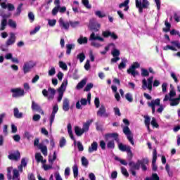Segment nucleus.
Masks as SVG:
<instances>
[{
  "label": "nucleus",
  "mask_w": 180,
  "mask_h": 180,
  "mask_svg": "<svg viewBox=\"0 0 180 180\" xmlns=\"http://www.w3.org/2000/svg\"><path fill=\"white\" fill-rule=\"evenodd\" d=\"M92 88H94V84L89 83L84 87V92H89V91H91V89H92Z\"/></svg>",
  "instance_id": "nucleus-38"
},
{
  "label": "nucleus",
  "mask_w": 180,
  "mask_h": 180,
  "mask_svg": "<svg viewBox=\"0 0 180 180\" xmlns=\"http://www.w3.org/2000/svg\"><path fill=\"white\" fill-rule=\"evenodd\" d=\"M107 148H115V141H110L107 143Z\"/></svg>",
  "instance_id": "nucleus-57"
},
{
  "label": "nucleus",
  "mask_w": 180,
  "mask_h": 180,
  "mask_svg": "<svg viewBox=\"0 0 180 180\" xmlns=\"http://www.w3.org/2000/svg\"><path fill=\"white\" fill-rule=\"evenodd\" d=\"M77 60H79L80 63H84V60H85V53H80L77 56Z\"/></svg>",
  "instance_id": "nucleus-40"
},
{
  "label": "nucleus",
  "mask_w": 180,
  "mask_h": 180,
  "mask_svg": "<svg viewBox=\"0 0 180 180\" xmlns=\"http://www.w3.org/2000/svg\"><path fill=\"white\" fill-rule=\"evenodd\" d=\"M39 148L41 150V152L42 153L43 155L45 157L47 156V146H43L41 144L39 145Z\"/></svg>",
  "instance_id": "nucleus-31"
},
{
  "label": "nucleus",
  "mask_w": 180,
  "mask_h": 180,
  "mask_svg": "<svg viewBox=\"0 0 180 180\" xmlns=\"http://www.w3.org/2000/svg\"><path fill=\"white\" fill-rule=\"evenodd\" d=\"M77 43L79 44H88V38L86 37H83L81 36L78 39H77Z\"/></svg>",
  "instance_id": "nucleus-29"
},
{
  "label": "nucleus",
  "mask_w": 180,
  "mask_h": 180,
  "mask_svg": "<svg viewBox=\"0 0 180 180\" xmlns=\"http://www.w3.org/2000/svg\"><path fill=\"white\" fill-rule=\"evenodd\" d=\"M126 63H127V59H122V62L118 65L119 70H124V68H126Z\"/></svg>",
  "instance_id": "nucleus-34"
},
{
  "label": "nucleus",
  "mask_w": 180,
  "mask_h": 180,
  "mask_svg": "<svg viewBox=\"0 0 180 180\" xmlns=\"http://www.w3.org/2000/svg\"><path fill=\"white\" fill-rule=\"evenodd\" d=\"M130 3V0H125L123 3L119 4V8L122 9V8H125Z\"/></svg>",
  "instance_id": "nucleus-53"
},
{
  "label": "nucleus",
  "mask_w": 180,
  "mask_h": 180,
  "mask_svg": "<svg viewBox=\"0 0 180 180\" xmlns=\"http://www.w3.org/2000/svg\"><path fill=\"white\" fill-rule=\"evenodd\" d=\"M144 123L145 126H150V122H151V118L149 116H144Z\"/></svg>",
  "instance_id": "nucleus-54"
},
{
  "label": "nucleus",
  "mask_w": 180,
  "mask_h": 180,
  "mask_svg": "<svg viewBox=\"0 0 180 180\" xmlns=\"http://www.w3.org/2000/svg\"><path fill=\"white\" fill-rule=\"evenodd\" d=\"M92 96V94L91 93H89L87 94V99L86 98H81L80 103L82 106H86V105H91V98Z\"/></svg>",
  "instance_id": "nucleus-15"
},
{
  "label": "nucleus",
  "mask_w": 180,
  "mask_h": 180,
  "mask_svg": "<svg viewBox=\"0 0 180 180\" xmlns=\"http://www.w3.org/2000/svg\"><path fill=\"white\" fill-rule=\"evenodd\" d=\"M150 75V72L147 69L142 68L141 69V76L142 77H148Z\"/></svg>",
  "instance_id": "nucleus-55"
},
{
  "label": "nucleus",
  "mask_w": 180,
  "mask_h": 180,
  "mask_svg": "<svg viewBox=\"0 0 180 180\" xmlns=\"http://www.w3.org/2000/svg\"><path fill=\"white\" fill-rule=\"evenodd\" d=\"M121 172H122V175H124V176H125L126 178H129V172H127V169H126V167H122Z\"/></svg>",
  "instance_id": "nucleus-37"
},
{
  "label": "nucleus",
  "mask_w": 180,
  "mask_h": 180,
  "mask_svg": "<svg viewBox=\"0 0 180 180\" xmlns=\"http://www.w3.org/2000/svg\"><path fill=\"white\" fill-rule=\"evenodd\" d=\"M130 146L124 145L123 143H120L118 144V148L122 153L127 152L129 148H131Z\"/></svg>",
  "instance_id": "nucleus-22"
},
{
  "label": "nucleus",
  "mask_w": 180,
  "mask_h": 180,
  "mask_svg": "<svg viewBox=\"0 0 180 180\" xmlns=\"http://www.w3.org/2000/svg\"><path fill=\"white\" fill-rule=\"evenodd\" d=\"M57 112H58V105L56 104L53 107V110L50 116V126L53 124V122H54L56 113H57Z\"/></svg>",
  "instance_id": "nucleus-9"
},
{
  "label": "nucleus",
  "mask_w": 180,
  "mask_h": 180,
  "mask_svg": "<svg viewBox=\"0 0 180 180\" xmlns=\"http://www.w3.org/2000/svg\"><path fill=\"white\" fill-rule=\"evenodd\" d=\"M155 162H157V149H154L153 153V160H152V169L153 171H157L158 167L157 165H155Z\"/></svg>",
  "instance_id": "nucleus-14"
},
{
  "label": "nucleus",
  "mask_w": 180,
  "mask_h": 180,
  "mask_svg": "<svg viewBox=\"0 0 180 180\" xmlns=\"http://www.w3.org/2000/svg\"><path fill=\"white\" fill-rule=\"evenodd\" d=\"M170 105L172 106H176L178 105H179V98H170L169 99Z\"/></svg>",
  "instance_id": "nucleus-33"
},
{
  "label": "nucleus",
  "mask_w": 180,
  "mask_h": 180,
  "mask_svg": "<svg viewBox=\"0 0 180 180\" xmlns=\"http://www.w3.org/2000/svg\"><path fill=\"white\" fill-rule=\"evenodd\" d=\"M140 162H141V160H138L136 163L133 161H130L128 163V165L129 167V172H131L133 176H136V171L140 170Z\"/></svg>",
  "instance_id": "nucleus-2"
},
{
  "label": "nucleus",
  "mask_w": 180,
  "mask_h": 180,
  "mask_svg": "<svg viewBox=\"0 0 180 180\" xmlns=\"http://www.w3.org/2000/svg\"><path fill=\"white\" fill-rule=\"evenodd\" d=\"M123 133L127 136H131V131H130V128L129 127L126 126L123 128Z\"/></svg>",
  "instance_id": "nucleus-36"
},
{
  "label": "nucleus",
  "mask_w": 180,
  "mask_h": 180,
  "mask_svg": "<svg viewBox=\"0 0 180 180\" xmlns=\"http://www.w3.org/2000/svg\"><path fill=\"white\" fill-rule=\"evenodd\" d=\"M171 44L173 45V46H175L176 47H177V49H180V43H179V41H172L171 42Z\"/></svg>",
  "instance_id": "nucleus-64"
},
{
  "label": "nucleus",
  "mask_w": 180,
  "mask_h": 180,
  "mask_svg": "<svg viewBox=\"0 0 180 180\" xmlns=\"http://www.w3.org/2000/svg\"><path fill=\"white\" fill-rule=\"evenodd\" d=\"M89 164V162L88 161V159L85 158V156L82 157V165L83 167H88V165Z\"/></svg>",
  "instance_id": "nucleus-44"
},
{
  "label": "nucleus",
  "mask_w": 180,
  "mask_h": 180,
  "mask_svg": "<svg viewBox=\"0 0 180 180\" xmlns=\"http://www.w3.org/2000/svg\"><path fill=\"white\" fill-rule=\"evenodd\" d=\"M97 116L100 117H108V113H106V108L105 105H101L97 111Z\"/></svg>",
  "instance_id": "nucleus-11"
},
{
  "label": "nucleus",
  "mask_w": 180,
  "mask_h": 180,
  "mask_svg": "<svg viewBox=\"0 0 180 180\" xmlns=\"http://www.w3.org/2000/svg\"><path fill=\"white\" fill-rule=\"evenodd\" d=\"M141 6L143 9H147V8H148L150 6V2L148 0H143Z\"/></svg>",
  "instance_id": "nucleus-52"
},
{
  "label": "nucleus",
  "mask_w": 180,
  "mask_h": 180,
  "mask_svg": "<svg viewBox=\"0 0 180 180\" xmlns=\"http://www.w3.org/2000/svg\"><path fill=\"white\" fill-rule=\"evenodd\" d=\"M82 3L87 9H91V8H92V6L89 4V0H82Z\"/></svg>",
  "instance_id": "nucleus-39"
},
{
  "label": "nucleus",
  "mask_w": 180,
  "mask_h": 180,
  "mask_svg": "<svg viewBox=\"0 0 180 180\" xmlns=\"http://www.w3.org/2000/svg\"><path fill=\"white\" fill-rule=\"evenodd\" d=\"M72 169H73L74 178H77V176H78V166L77 165H75L72 167Z\"/></svg>",
  "instance_id": "nucleus-46"
},
{
  "label": "nucleus",
  "mask_w": 180,
  "mask_h": 180,
  "mask_svg": "<svg viewBox=\"0 0 180 180\" xmlns=\"http://www.w3.org/2000/svg\"><path fill=\"white\" fill-rule=\"evenodd\" d=\"M68 134L72 140H73L74 143H77V140H75V138L74 137V134H72V127L71 126V124H68Z\"/></svg>",
  "instance_id": "nucleus-20"
},
{
  "label": "nucleus",
  "mask_w": 180,
  "mask_h": 180,
  "mask_svg": "<svg viewBox=\"0 0 180 180\" xmlns=\"http://www.w3.org/2000/svg\"><path fill=\"white\" fill-rule=\"evenodd\" d=\"M19 171L16 169H13V179H18L20 176Z\"/></svg>",
  "instance_id": "nucleus-41"
},
{
  "label": "nucleus",
  "mask_w": 180,
  "mask_h": 180,
  "mask_svg": "<svg viewBox=\"0 0 180 180\" xmlns=\"http://www.w3.org/2000/svg\"><path fill=\"white\" fill-rule=\"evenodd\" d=\"M110 34H112V32L110 31H104L103 32V37L108 38L110 37Z\"/></svg>",
  "instance_id": "nucleus-63"
},
{
  "label": "nucleus",
  "mask_w": 180,
  "mask_h": 180,
  "mask_svg": "<svg viewBox=\"0 0 180 180\" xmlns=\"http://www.w3.org/2000/svg\"><path fill=\"white\" fill-rule=\"evenodd\" d=\"M14 117L16 119H22L23 117V112H19V109L18 108H15L13 110Z\"/></svg>",
  "instance_id": "nucleus-26"
},
{
  "label": "nucleus",
  "mask_w": 180,
  "mask_h": 180,
  "mask_svg": "<svg viewBox=\"0 0 180 180\" xmlns=\"http://www.w3.org/2000/svg\"><path fill=\"white\" fill-rule=\"evenodd\" d=\"M89 28L90 30H93L95 32H99V29H101V24L95 22L94 21H90Z\"/></svg>",
  "instance_id": "nucleus-12"
},
{
  "label": "nucleus",
  "mask_w": 180,
  "mask_h": 180,
  "mask_svg": "<svg viewBox=\"0 0 180 180\" xmlns=\"http://www.w3.org/2000/svg\"><path fill=\"white\" fill-rule=\"evenodd\" d=\"M148 159L143 158L140 162V167H141L142 170L147 171V165H148Z\"/></svg>",
  "instance_id": "nucleus-17"
},
{
  "label": "nucleus",
  "mask_w": 180,
  "mask_h": 180,
  "mask_svg": "<svg viewBox=\"0 0 180 180\" xmlns=\"http://www.w3.org/2000/svg\"><path fill=\"white\" fill-rule=\"evenodd\" d=\"M67 85H68V79H65L62 82L60 86L58 89V102H61V101L63 100V97L64 96V92H65V89L67 88Z\"/></svg>",
  "instance_id": "nucleus-1"
},
{
  "label": "nucleus",
  "mask_w": 180,
  "mask_h": 180,
  "mask_svg": "<svg viewBox=\"0 0 180 180\" xmlns=\"http://www.w3.org/2000/svg\"><path fill=\"white\" fill-rule=\"evenodd\" d=\"M163 50L168 51V50H172V51H177L178 50L176 48L170 46V45H167L163 48Z\"/></svg>",
  "instance_id": "nucleus-49"
},
{
  "label": "nucleus",
  "mask_w": 180,
  "mask_h": 180,
  "mask_svg": "<svg viewBox=\"0 0 180 180\" xmlns=\"http://www.w3.org/2000/svg\"><path fill=\"white\" fill-rule=\"evenodd\" d=\"M165 25L166 27L162 28V32L165 33H168V32H171V23L168 22V19L165 21Z\"/></svg>",
  "instance_id": "nucleus-27"
},
{
  "label": "nucleus",
  "mask_w": 180,
  "mask_h": 180,
  "mask_svg": "<svg viewBox=\"0 0 180 180\" xmlns=\"http://www.w3.org/2000/svg\"><path fill=\"white\" fill-rule=\"evenodd\" d=\"M160 103H161L160 98H156L155 100H152L150 102H148V108H151L153 115L155 113V106H160Z\"/></svg>",
  "instance_id": "nucleus-4"
},
{
  "label": "nucleus",
  "mask_w": 180,
  "mask_h": 180,
  "mask_svg": "<svg viewBox=\"0 0 180 180\" xmlns=\"http://www.w3.org/2000/svg\"><path fill=\"white\" fill-rule=\"evenodd\" d=\"M59 23L60 26H61V27H63V29H65V30H68V29H70V22H64V20L61 18L59 19Z\"/></svg>",
  "instance_id": "nucleus-19"
},
{
  "label": "nucleus",
  "mask_w": 180,
  "mask_h": 180,
  "mask_svg": "<svg viewBox=\"0 0 180 180\" xmlns=\"http://www.w3.org/2000/svg\"><path fill=\"white\" fill-rule=\"evenodd\" d=\"M125 98L127 99V101H128V102H133V96L130 93L126 94Z\"/></svg>",
  "instance_id": "nucleus-58"
},
{
  "label": "nucleus",
  "mask_w": 180,
  "mask_h": 180,
  "mask_svg": "<svg viewBox=\"0 0 180 180\" xmlns=\"http://www.w3.org/2000/svg\"><path fill=\"white\" fill-rule=\"evenodd\" d=\"M94 105L96 106V108H99V106H101V101H99V98L96 97L94 99Z\"/></svg>",
  "instance_id": "nucleus-59"
},
{
  "label": "nucleus",
  "mask_w": 180,
  "mask_h": 180,
  "mask_svg": "<svg viewBox=\"0 0 180 180\" xmlns=\"http://www.w3.org/2000/svg\"><path fill=\"white\" fill-rule=\"evenodd\" d=\"M136 2V7L138 8L139 13H143V9H144V7L141 6V1H139V0H135Z\"/></svg>",
  "instance_id": "nucleus-32"
},
{
  "label": "nucleus",
  "mask_w": 180,
  "mask_h": 180,
  "mask_svg": "<svg viewBox=\"0 0 180 180\" xmlns=\"http://www.w3.org/2000/svg\"><path fill=\"white\" fill-rule=\"evenodd\" d=\"M15 42H16V35H15V33L11 32L9 38L6 41V47H9V46H13V44H15Z\"/></svg>",
  "instance_id": "nucleus-8"
},
{
  "label": "nucleus",
  "mask_w": 180,
  "mask_h": 180,
  "mask_svg": "<svg viewBox=\"0 0 180 180\" xmlns=\"http://www.w3.org/2000/svg\"><path fill=\"white\" fill-rule=\"evenodd\" d=\"M32 110H36V112H39V113H41V115H44V111L41 109V107L39 105L34 101H32V106H31Z\"/></svg>",
  "instance_id": "nucleus-13"
},
{
  "label": "nucleus",
  "mask_w": 180,
  "mask_h": 180,
  "mask_svg": "<svg viewBox=\"0 0 180 180\" xmlns=\"http://www.w3.org/2000/svg\"><path fill=\"white\" fill-rule=\"evenodd\" d=\"M69 22H70L71 27H77V26H78V25H79V22H78V21H75V22L70 21Z\"/></svg>",
  "instance_id": "nucleus-61"
},
{
  "label": "nucleus",
  "mask_w": 180,
  "mask_h": 180,
  "mask_svg": "<svg viewBox=\"0 0 180 180\" xmlns=\"http://www.w3.org/2000/svg\"><path fill=\"white\" fill-rule=\"evenodd\" d=\"M8 158L11 161H18L19 160H20V152H19V150H17L15 154L10 153L8 155Z\"/></svg>",
  "instance_id": "nucleus-10"
},
{
  "label": "nucleus",
  "mask_w": 180,
  "mask_h": 180,
  "mask_svg": "<svg viewBox=\"0 0 180 180\" xmlns=\"http://www.w3.org/2000/svg\"><path fill=\"white\" fill-rule=\"evenodd\" d=\"M86 85V79H83L81 82H79L76 86V89H82Z\"/></svg>",
  "instance_id": "nucleus-28"
},
{
  "label": "nucleus",
  "mask_w": 180,
  "mask_h": 180,
  "mask_svg": "<svg viewBox=\"0 0 180 180\" xmlns=\"http://www.w3.org/2000/svg\"><path fill=\"white\" fill-rule=\"evenodd\" d=\"M127 158L129 161H131L133 160V152H131V148L128 150L127 152Z\"/></svg>",
  "instance_id": "nucleus-47"
},
{
  "label": "nucleus",
  "mask_w": 180,
  "mask_h": 180,
  "mask_svg": "<svg viewBox=\"0 0 180 180\" xmlns=\"http://www.w3.org/2000/svg\"><path fill=\"white\" fill-rule=\"evenodd\" d=\"M88 151L90 153H94V151H98V142L94 141L91 146L89 147Z\"/></svg>",
  "instance_id": "nucleus-18"
},
{
  "label": "nucleus",
  "mask_w": 180,
  "mask_h": 180,
  "mask_svg": "<svg viewBox=\"0 0 180 180\" xmlns=\"http://www.w3.org/2000/svg\"><path fill=\"white\" fill-rule=\"evenodd\" d=\"M113 57H119L120 56V51L119 49H114L111 52Z\"/></svg>",
  "instance_id": "nucleus-45"
},
{
  "label": "nucleus",
  "mask_w": 180,
  "mask_h": 180,
  "mask_svg": "<svg viewBox=\"0 0 180 180\" xmlns=\"http://www.w3.org/2000/svg\"><path fill=\"white\" fill-rule=\"evenodd\" d=\"M6 25H8V20H6V18H4L1 22V27L0 28V30L1 31L5 30V29L6 28Z\"/></svg>",
  "instance_id": "nucleus-35"
},
{
  "label": "nucleus",
  "mask_w": 180,
  "mask_h": 180,
  "mask_svg": "<svg viewBox=\"0 0 180 180\" xmlns=\"http://www.w3.org/2000/svg\"><path fill=\"white\" fill-rule=\"evenodd\" d=\"M63 110L64 112H68L70 110V100L68 98L63 99Z\"/></svg>",
  "instance_id": "nucleus-16"
},
{
  "label": "nucleus",
  "mask_w": 180,
  "mask_h": 180,
  "mask_svg": "<svg viewBox=\"0 0 180 180\" xmlns=\"http://www.w3.org/2000/svg\"><path fill=\"white\" fill-rule=\"evenodd\" d=\"M56 23H57V20H49L48 24L49 26H56Z\"/></svg>",
  "instance_id": "nucleus-60"
},
{
  "label": "nucleus",
  "mask_w": 180,
  "mask_h": 180,
  "mask_svg": "<svg viewBox=\"0 0 180 180\" xmlns=\"http://www.w3.org/2000/svg\"><path fill=\"white\" fill-rule=\"evenodd\" d=\"M140 68V63L138 62H134L129 69H127V74H131L134 77L139 75V72L136 70V69Z\"/></svg>",
  "instance_id": "nucleus-3"
},
{
  "label": "nucleus",
  "mask_w": 180,
  "mask_h": 180,
  "mask_svg": "<svg viewBox=\"0 0 180 180\" xmlns=\"http://www.w3.org/2000/svg\"><path fill=\"white\" fill-rule=\"evenodd\" d=\"M75 49V44H66V54L70 56L71 54V51Z\"/></svg>",
  "instance_id": "nucleus-24"
},
{
  "label": "nucleus",
  "mask_w": 180,
  "mask_h": 180,
  "mask_svg": "<svg viewBox=\"0 0 180 180\" xmlns=\"http://www.w3.org/2000/svg\"><path fill=\"white\" fill-rule=\"evenodd\" d=\"M35 159L37 162H40L43 160V156H41V153H37L35 154Z\"/></svg>",
  "instance_id": "nucleus-51"
},
{
  "label": "nucleus",
  "mask_w": 180,
  "mask_h": 180,
  "mask_svg": "<svg viewBox=\"0 0 180 180\" xmlns=\"http://www.w3.org/2000/svg\"><path fill=\"white\" fill-rule=\"evenodd\" d=\"M8 26H10V27H12L13 29H16L17 27L16 22L13 21V20L12 19H9Z\"/></svg>",
  "instance_id": "nucleus-43"
},
{
  "label": "nucleus",
  "mask_w": 180,
  "mask_h": 180,
  "mask_svg": "<svg viewBox=\"0 0 180 180\" xmlns=\"http://www.w3.org/2000/svg\"><path fill=\"white\" fill-rule=\"evenodd\" d=\"M150 124L153 126V127H155L156 129H158L160 127V125L157 122V120H155V117L152 118V120L150 122Z\"/></svg>",
  "instance_id": "nucleus-42"
},
{
  "label": "nucleus",
  "mask_w": 180,
  "mask_h": 180,
  "mask_svg": "<svg viewBox=\"0 0 180 180\" xmlns=\"http://www.w3.org/2000/svg\"><path fill=\"white\" fill-rule=\"evenodd\" d=\"M59 67L62 68V70H64L65 71H67V70H68V68L67 67V64L63 61L59 62Z\"/></svg>",
  "instance_id": "nucleus-50"
},
{
  "label": "nucleus",
  "mask_w": 180,
  "mask_h": 180,
  "mask_svg": "<svg viewBox=\"0 0 180 180\" xmlns=\"http://www.w3.org/2000/svg\"><path fill=\"white\" fill-rule=\"evenodd\" d=\"M142 88L143 89H146V88H148V89H149L150 92H151V91H153V84H147V80H146V79H143L142 80Z\"/></svg>",
  "instance_id": "nucleus-21"
},
{
  "label": "nucleus",
  "mask_w": 180,
  "mask_h": 180,
  "mask_svg": "<svg viewBox=\"0 0 180 180\" xmlns=\"http://www.w3.org/2000/svg\"><path fill=\"white\" fill-rule=\"evenodd\" d=\"M89 40H99L100 41H104L105 39L101 37L95 36V32H92L90 35Z\"/></svg>",
  "instance_id": "nucleus-30"
},
{
  "label": "nucleus",
  "mask_w": 180,
  "mask_h": 180,
  "mask_svg": "<svg viewBox=\"0 0 180 180\" xmlns=\"http://www.w3.org/2000/svg\"><path fill=\"white\" fill-rule=\"evenodd\" d=\"M77 148L79 151H84V146L80 141L77 142Z\"/></svg>",
  "instance_id": "nucleus-62"
},
{
  "label": "nucleus",
  "mask_w": 180,
  "mask_h": 180,
  "mask_svg": "<svg viewBox=\"0 0 180 180\" xmlns=\"http://www.w3.org/2000/svg\"><path fill=\"white\" fill-rule=\"evenodd\" d=\"M75 133L76 134V136H77L78 137L82 136L84 134V133H85V130L79 128V127L76 126L75 127Z\"/></svg>",
  "instance_id": "nucleus-23"
},
{
  "label": "nucleus",
  "mask_w": 180,
  "mask_h": 180,
  "mask_svg": "<svg viewBox=\"0 0 180 180\" xmlns=\"http://www.w3.org/2000/svg\"><path fill=\"white\" fill-rule=\"evenodd\" d=\"M11 92L13 93V98H19L20 96H23L25 95V90L22 89H12Z\"/></svg>",
  "instance_id": "nucleus-7"
},
{
  "label": "nucleus",
  "mask_w": 180,
  "mask_h": 180,
  "mask_svg": "<svg viewBox=\"0 0 180 180\" xmlns=\"http://www.w3.org/2000/svg\"><path fill=\"white\" fill-rule=\"evenodd\" d=\"M36 63L32 60H30L28 62L25 63L22 68L24 74H27V72H29L30 70H32V68H33V67H34Z\"/></svg>",
  "instance_id": "nucleus-5"
},
{
  "label": "nucleus",
  "mask_w": 180,
  "mask_h": 180,
  "mask_svg": "<svg viewBox=\"0 0 180 180\" xmlns=\"http://www.w3.org/2000/svg\"><path fill=\"white\" fill-rule=\"evenodd\" d=\"M22 6H23V4L20 3L18 6L17 7L16 9V15H20L21 12H22Z\"/></svg>",
  "instance_id": "nucleus-56"
},
{
  "label": "nucleus",
  "mask_w": 180,
  "mask_h": 180,
  "mask_svg": "<svg viewBox=\"0 0 180 180\" xmlns=\"http://www.w3.org/2000/svg\"><path fill=\"white\" fill-rule=\"evenodd\" d=\"M94 120H89L83 124L82 129L84 130V132L88 131V130H89V126H91Z\"/></svg>",
  "instance_id": "nucleus-25"
},
{
  "label": "nucleus",
  "mask_w": 180,
  "mask_h": 180,
  "mask_svg": "<svg viewBox=\"0 0 180 180\" xmlns=\"http://www.w3.org/2000/svg\"><path fill=\"white\" fill-rule=\"evenodd\" d=\"M96 16H98V18H100L102 19V18H106V14L102 13V11H97L95 12Z\"/></svg>",
  "instance_id": "nucleus-48"
},
{
  "label": "nucleus",
  "mask_w": 180,
  "mask_h": 180,
  "mask_svg": "<svg viewBox=\"0 0 180 180\" xmlns=\"http://www.w3.org/2000/svg\"><path fill=\"white\" fill-rule=\"evenodd\" d=\"M109 139H114L116 143H120V139H119V134L117 133H108L105 135V140L108 141Z\"/></svg>",
  "instance_id": "nucleus-6"
}]
</instances>
